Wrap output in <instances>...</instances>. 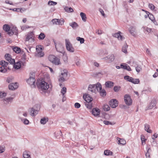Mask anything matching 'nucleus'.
I'll return each mask as SVG.
<instances>
[{
  "label": "nucleus",
  "instance_id": "1",
  "mask_svg": "<svg viewBox=\"0 0 158 158\" xmlns=\"http://www.w3.org/2000/svg\"><path fill=\"white\" fill-rule=\"evenodd\" d=\"M35 73H30V77L27 81V83L30 85L32 88H34L35 87Z\"/></svg>",
  "mask_w": 158,
  "mask_h": 158
},
{
  "label": "nucleus",
  "instance_id": "2",
  "mask_svg": "<svg viewBox=\"0 0 158 158\" xmlns=\"http://www.w3.org/2000/svg\"><path fill=\"white\" fill-rule=\"evenodd\" d=\"M36 84L38 87H40L43 90H47L49 87V85L47 82L42 80H38Z\"/></svg>",
  "mask_w": 158,
  "mask_h": 158
},
{
  "label": "nucleus",
  "instance_id": "3",
  "mask_svg": "<svg viewBox=\"0 0 158 158\" xmlns=\"http://www.w3.org/2000/svg\"><path fill=\"white\" fill-rule=\"evenodd\" d=\"M53 42L54 43L56 51L59 52L64 54V47L62 44L60 42H59L57 44L56 43V40H53Z\"/></svg>",
  "mask_w": 158,
  "mask_h": 158
},
{
  "label": "nucleus",
  "instance_id": "4",
  "mask_svg": "<svg viewBox=\"0 0 158 158\" xmlns=\"http://www.w3.org/2000/svg\"><path fill=\"white\" fill-rule=\"evenodd\" d=\"M67 70L66 69L63 70L60 76V78L59 79V81L60 82H63L66 81L67 78Z\"/></svg>",
  "mask_w": 158,
  "mask_h": 158
},
{
  "label": "nucleus",
  "instance_id": "5",
  "mask_svg": "<svg viewBox=\"0 0 158 158\" xmlns=\"http://www.w3.org/2000/svg\"><path fill=\"white\" fill-rule=\"evenodd\" d=\"M49 59L50 61L55 65H58L60 63V59L53 55L50 56Z\"/></svg>",
  "mask_w": 158,
  "mask_h": 158
},
{
  "label": "nucleus",
  "instance_id": "6",
  "mask_svg": "<svg viewBox=\"0 0 158 158\" xmlns=\"http://www.w3.org/2000/svg\"><path fill=\"white\" fill-rule=\"evenodd\" d=\"M65 44L67 50L69 52H74V49L72 44L69 41V40H65Z\"/></svg>",
  "mask_w": 158,
  "mask_h": 158
},
{
  "label": "nucleus",
  "instance_id": "7",
  "mask_svg": "<svg viewBox=\"0 0 158 158\" xmlns=\"http://www.w3.org/2000/svg\"><path fill=\"white\" fill-rule=\"evenodd\" d=\"M124 101L125 103L128 106H130L132 103V100L128 94H126L124 97Z\"/></svg>",
  "mask_w": 158,
  "mask_h": 158
},
{
  "label": "nucleus",
  "instance_id": "8",
  "mask_svg": "<svg viewBox=\"0 0 158 158\" xmlns=\"http://www.w3.org/2000/svg\"><path fill=\"white\" fill-rule=\"evenodd\" d=\"M36 49V51L37 52V54H36L37 56L39 57H41L44 56V54L42 52L43 47L41 45L37 46Z\"/></svg>",
  "mask_w": 158,
  "mask_h": 158
},
{
  "label": "nucleus",
  "instance_id": "9",
  "mask_svg": "<svg viewBox=\"0 0 158 158\" xmlns=\"http://www.w3.org/2000/svg\"><path fill=\"white\" fill-rule=\"evenodd\" d=\"M102 59L106 61L108 63H111L113 61L114 59V55L111 54L102 58Z\"/></svg>",
  "mask_w": 158,
  "mask_h": 158
},
{
  "label": "nucleus",
  "instance_id": "10",
  "mask_svg": "<svg viewBox=\"0 0 158 158\" xmlns=\"http://www.w3.org/2000/svg\"><path fill=\"white\" fill-rule=\"evenodd\" d=\"M53 24L58 25H62L64 22L63 19H55L52 20Z\"/></svg>",
  "mask_w": 158,
  "mask_h": 158
},
{
  "label": "nucleus",
  "instance_id": "11",
  "mask_svg": "<svg viewBox=\"0 0 158 158\" xmlns=\"http://www.w3.org/2000/svg\"><path fill=\"white\" fill-rule=\"evenodd\" d=\"M8 34L10 36H11L13 34H15L17 35L18 34V29L17 27L15 26L12 27L11 29H10V31L8 32Z\"/></svg>",
  "mask_w": 158,
  "mask_h": 158
},
{
  "label": "nucleus",
  "instance_id": "12",
  "mask_svg": "<svg viewBox=\"0 0 158 158\" xmlns=\"http://www.w3.org/2000/svg\"><path fill=\"white\" fill-rule=\"evenodd\" d=\"M5 61L4 60H2L0 61V64L1 66L0 67V72L5 73L7 71L6 68H5Z\"/></svg>",
  "mask_w": 158,
  "mask_h": 158
},
{
  "label": "nucleus",
  "instance_id": "13",
  "mask_svg": "<svg viewBox=\"0 0 158 158\" xmlns=\"http://www.w3.org/2000/svg\"><path fill=\"white\" fill-rule=\"evenodd\" d=\"M109 105L111 107L115 108L118 105L117 100L116 99H111L109 102Z\"/></svg>",
  "mask_w": 158,
  "mask_h": 158
},
{
  "label": "nucleus",
  "instance_id": "14",
  "mask_svg": "<svg viewBox=\"0 0 158 158\" xmlns=\"http://www.w3.org/2000/svg\"><path fill=\"white\" fill-rule=\"evenodd\" d=\"M18 87V84L17 82L14 83H10L8 86L9 89L10 90H14L16 89Z\"/></svg>",
  "mask_w": 158,
  "mask_h": 158
},
{
  "label": "nucleus",
  "instance_id": "15",
  "mask_svg": "<svg viewBox=\"0 0 158 158\" xmlns=\"http://www.w3.org/2000/svg\"><path fill=\"white\" fill-rule=\"evenodd\" d=\"M14 98L13 97H7L3 99L4 103L6 105L10 104L13 101Z\"/></svg>",
  "mask_w": 158,
  "mask_h": 158
},
{
  "label": "nucleus",
  "instance_id": "16",
  "mask_svg": "<svg viewBox=\"0 0 158 158\" xmlns=\"http://www.w3.org/2000/svg\"><path fill=\"white\" fill-rule=\"evenodd\" d=\"M83 97L86 102H91L93 100L92 98L88 94H85Z\"/></svg>",
  "mask_w": 158,
  "mask_h": 158
},
{
  "label": "nucleus",
  "instance_id": "17",
  "mask_svg": "<svg viewBox=\"0 0 158 158\" xmlns=\"http://www.w3.org/2000/svg\"><path fill=\"white\" fill-rule=\"evenodd\" d=\"M96 84L89 85V86L88 89L89 91L93 93H95L96 92Z\"/></svg>",
  "mask_w": 158,
  "mask_h": 158
},
{
  "label": "nucleus",
  "instance_id": "18",
  "mask_svg": "<svg viewBox=\"0 0 158 158\" xmlns=\"http://www.w3.org/2000/svg\"><path fill=\"white\" fill-rule=\"evenodd\" d=\"M100 110L97 108L93 109L92 111V114L95 116H98L100 113Z\"/></svg>",
  "mask_w": 158,
  "mask_h": 158
},
{
  "label": "nucleus",
  "instance_id": "19",
  "mask_svg": "<svg viewBox=\"0 0 158 158\" xmlns=\"http://www.w3.org/2000/svg\"><path fill=\"white\" fill-rule=\"evenodd\" d=\"M120 32L114 34L113 36L116 38H117L119 40H122L124 39V38L121 36L120 34Z\"/></svg>",
  "mask_w": 158,
  "mask_h": 158
},
{
  "label": "nucleus",
  "instance_id": "20",
  "mask_svg": "<svg viewBox=\"0 0 158 158\" xmlns=\"http://www.w3.org/2000/svg\"><path fill=\"white\" fill-rule=\"evenodd\" d=\"M114 83L111 81H107L105 82V85L106 88H111L114 86Z\"/></svg>",
  "mask_w": 158,
  "mask_h": 158
},
{
  "label": "nucleus",
  "instance_id": "21",
  "mask_svg": "<svg viewBox=\"0 0 158 158\" xmlns=\"http://www.w3.org/2000/svg\"><path fill=\"white\" fill-rule=\"evenodd\" d=\"M22 63V62L21 61L15 63L13 66L14 68L17 69H19L21 67Z\"/></svg>",
  "mask_w": 158,
  "mask_h": 158
},
{
  "label": "nucleus",
  "instance_id": "22",
  "mask_svg": "<svg viewBox=\"0 0 158 158\" xmlns=\"http://www.w3.org/2000/svg\"><path fill=\"white\" fill-rule=\"evenodd\" d=\"M156 101L155 100H152L147 107V109H151L156 106Z\"/></svg>",
  "mask_w": 158,
  "mask_h": 158
},
{
  "label": "nucleus",
  "instance_id": "23",
  "mask_svg": "<svg viewBox=\"0 0 158 158\" xmlns=\"http://www.w3.org/2000/svg\"><path fill=\"white\" fill-rule=\"evenodd\" d=\"M31 109L30 112L31 116H35L38 114V110L34 109L33 108H31Z\"/></svg>",
  "mask_w": 158,
  "mask_h": 158
},
{
  "label": "nucleus",
  "instance_id": "24",
  "mask_svg": "<svg viewBox=\"0 0 158 158\" xmlns=\"http://www.w3.org/2000/svg\"><path fill=\"white\" fill-rule=\"evenodd\" d=\"M143 31L146 33L149 34L151 32L152 29L146 27H142Z\"/></svg>",
  "mask_w": 158,
  "mask_h": 158
},
{
  "label": "nucleus",
  "instance_id": "25",
  "mask_svg": "<svg viewBox=\"0 0 158 158\" xmlns=\"http://www.w3.org/2000/svg\"><path fill=\"white\" fill-rule=\"evenodd\" d=\"M3 29L6 31L7 32V33L8 32L10 31V27L8 24H4L3 26Z\"/></svg>",
  "mask_w": 158,
  "mask_h": 158
},
{
  "label": "nucleus",
  "instance_id": "26",
  "mask_svg": "<svg viewBox=\"0 0 158 158\" xmlns=\"http://www.w3.org/2000/svg\"><path fill=\"white\" fill-rule=\"evenodd\" d=\"M149 128L150 126L148 124H146L144 125L145 130L149 133H151L152 131L149 129Z\"/></svg>",
  "mask_w": 158,
  "mask_h": 158
},
{
  "label": "nucleus",
  "instance_id": "27",
  "mask_svg": "<svg viewBox=\"0 0 158 158\" xmlns=\"http://www.w3.org/2000/svg\"><path fill=\"white\" fill-rule=\"evenodd\" d=\"M69 25L73 29H75L78 26V24L75 22H73L69 23Z\"/></svg>",
  "mask_w": 158,
  "mask_h": 158
},
{
  "label": "nucleus",
  "instance_id": "28",
  "mask_svg": "<svg viewBox=\"0 0 158 158\" xmlns=\"http://www.w3.org/2000/svg\"><path fill=\"white\" fill-rule=\"evenodd\" d=\"M117 139L118 140L119 139L118 141V144L124 145L126 143V141L123 139H120L119 138L117 137Z\"/></svg>",
  "mask_w": 158,
  "mask_h": 158
},
{
  "label": "nucleus",
  "instance_id": "29",
  "mask_svg": "<svg viewBox=\"0 0 158 158\" xmlns=\"http://www.w3.org/2000/svg\"><path fill=\"white\" fill-rule=\"evenodd\" d=\"M64 9L65 11L68 13L73 12V10L71 7H69L68 6H65L64 8Z\"/></svg>",
  "mask_w": 158,
  "mask_h": 158
},
{
  "label": "nucleus",
  "instance_id": "30",
  "mask_svg": "<svg viewBox=\"0 0 158 158\" xmlns=\"http://www.w3.org/2000/svg\"><path fill=\"white\" fill-rule=\"evenodd\" d=\"M96 90L97 89L98 91L99 92L100 90L102 89V87L101 84L99 83L98 82L96 84Z\"/></svg>",
  "mask_w": 158,
  "mask_h": 158
},
{
  "label": "nucleus",
  "instance_id": "31",
  "mask_svg": "<svg viewBox=\"0 0 158 158\" xmlns=\"http://www.w3.org/2000/svg\"><path fill=\"white\" fill-rule=\"evenodd\" d=\"M48 121V118H41L40 121V123L41 124H44Z\"/></svg>",
  "mask_w": 158,
  "mask_h": 158
},
{
  "label": "nucleus",
  "instance_id": "32",
  "mask_svg": "<svg viewBox=\"0 0 158 158\" xmlns=\"http://www.w3.org/2000/svg\"><path fill=\"white\" fill-rule=\"evenodd\" d=\"M113 152L109 150H106L104 151V154L106 156H111L113 154Z\"/></svg>",
  "mask_w": 158,
  "mask_h": 158
},
{
  "label": "nucleus",
  "instance_id": "33",
  "mask_svg": "<svg viewBox=\"0 0 158 158\" xmlns=\"http://www.w3.org/2000/svg\"><path fill=\"white\" fill-rule=\"evenodd\" d=\"M127 47L128 45L127 44H125L123 45L122 48V52L125 53H127Z\"/></svg>",
  "mask_w": 158,
  "mask_h": 158
},
{
  "label": "nucleus",
  "instance_id": "34",
  "mask_svg": "<svg viewBox=\"0 0 158 158\" xmlns=\"http://www.w3.org/2000/svg\"><path fill=\"white\" fill-rule=\"evenodd\" d=\"M80 15L82 20L84 22H85L86 19V16L85 14L83 12H81L80 13Z\"/></svg>",
  "mask_w": 158,
  "mask_h": 158
},
{
  "label": "nucleus",
  "instance_id": "35",
  "mask_svg": "<svg viewBox=\"0 0 158 158\" xmlns=\"http://www.w3.org/2000/svg\"><path fill=\"white\" fill-rule=\"evenodd\" d=\"M124 78L125 80L130 82H132V80H133V78L130 77L128 76H124Z\"/></svg>",
  "mask_w": 158,
  "mask_h": 158
},
{
  "label": "nucleus",
  "instance_id": "36",
  "mask_svg": "<svg viewBox=\"0 0 158 158\" xmlns=\"http://www.w3.org/2000/svg\"><path fill=\"white\" fill-rule=\"evenodd\" d=\"M31 39L32 40H33L32 38V33H30L27 35L26 39V41H28Z\"/></svg>",
  "mask_w": 158,
  "mask_h": 158
},
{
  "label": "nucleus",
  "instance_id": "37",
  "mask_svg": "<svg viewBox=\"0 0 158 158\" xmlns=\"http://www.w3.org/2000/svg\"><path fill=\"white\" fill-rule=\"evenodd\" d=\"M13 51L17 53H19L21 51L20 48L18 47H15L13 48Z\"/></svg>",
  "mask_w": 158,
  "mask_h": 158
},
{
  "label": "nucleus",
  "instance_id": "38",
  "mask_svg": "<svg viewBox=\"0 0 158 158\" xmlns=\"http://www.w3.org/2000/svg\"><path fill=\"white\" fill-rule=\"evenodd\" d=\"M45 35L44 33H41L39 36L38 38L40 40H43L45 38Z\"/></svg>",
  "mask_w": 158,
  "mask_h": 158
},
{
  "label": "nucleus",
  "instance_id": "39",
  "mask_svg": "<svg viewBox=\"0 0 158 158\" xmlns=\"http://www.w3.org/2000/svg\"><path fill=\"white\" fill-rule=\"evenodd\" d=\"M99 93H100V95L102 97L105 96L106 95V91L104 89H102L100 91Z\"/></svg>",
  "mask_w": 158,
  "mask_h": 158
},
{
  "label": "nucleus",
  "instance_id": "40",
  "mask_svg": "<svg viewBox=\"0 0 158 158\" xmlns=\"http://www.w3.org/2000/svg\"><path fill=\"white\" fill-rule=\"evenodd\" d=\"M147 152L146 153L145 156L147 158H150V152L151 151V149L150 148H147Z\"/></svg>",
  "mask_w": 158,
  "mask_h": 158
},
{
  "label": "nucleus",
  "instance_id": "41",
  "mask_svg": "<svg viewBox=\"0 0 158 158\" xmlns=\"http://www.w3.org/2000/svg\"><path fill=\"white\" fill-rule=\"evenodd\" d=\"M85 105L87 108L89 109H91L92 107V105L90 102H86Z\"/></svg>",
  "mask_w": 158,
  "mask_h": 158
},
{
  "label": "nucleus",
  "instance_id": "42",
  "mask_svg": "<svg viewBox=\"0 0 158 158\" xmlns=\"http://www.w3.org/2000/svg\"><path fill=\"white\" fill-rule=\"evenodd\" d=\"M139 79H134L133 78V80H132L131 83L134 84H138L139 82Z\"/></svg>",
  "mask_w": 158,
  "mask_h": 158
},
{
  "label": "nucleus",
  "instance_id": "43",
  "mask_svg": "<svg viewBox=\"0 0 158 158\" xmlns=\"http://www.w3.org/2000/svg\"><path fill=\"white\" fill-rule=\"evenodd\" d=\"M5 57L6 60L8 61H10V60L11 58L10 55L8 53L6 54L5 56Z\"/></svg>",
  "mask_w": 158,
  "mask_h": 158
},
{
  "label": "nucleus",
  "instance_id": "44",
  "mask_svg": "<svg viewBox=\"0 0 158 158\" xmlns=\"http://www.w3.org/2000/svg\"><path fill=\"white\" fill-rule=\"evenodd\" d=\"M104 110L105 111H108L110 109V107L107 105H105L103 107Z\"/></svg>",
  "mask_w": 158,
  "mask_h": 158
},
{
  "label": "nucleus",
  "instance_id": "45",
  "mask_svg": "<svg viewBox=\"0 0 158 158\" xmlns=\"http://www.w3.org/2000/svg\"><path fill=\"white\" fill-rule=\"evenodd\" d=\"M23 157L24 158H29L30 157V156L26 151L24 152L23 154Z\"/></svg>",
  "mask_w": 158,
  "mask_h": 158
},
{
  "label": "nucleus",
  "instance_id": "46",
  "mask_svg": "<svg viewBox=\"0 0 158 158\" xmlns=\"http://www.w3.org/2000/svg\"><path fill=\"white\" fill-rule=\"evenodd\" d=\"M57 3L56 2L52 1H49L48 2V4L50 6H54L56 5Z\"/></svg>",
  "mask_w": 158,
  "mask_h": 158
},
{
  "label": "nucleus",
  "instance_id": "47",
  "mask_svg": "<svg viewBox=\"0 0 158 158\" xmlns=\"http://www.w3.org/2000/svg\"><path fill=\"white\" fill-rule=\"evenodd\" d=\"M77 40L78 41H80V42L81 44H82L84 43L85 41V40L84 38H81L79 37H78L77 38Z\"/></svg>",
  "mask_w": 158,
  "mask_h": 158
},
{
  "label": "nucleus",
  "instance_id": "48",
  "mask_svg": "<svg viewBox=\"0 0 158 158\" xmlns=\"http://www.w3.org/2000/svg\"><path fill=\"white\" fill-rule=\"evenodd\" d=\"M149 16L148 17L149 19L152 21H153V20H154V19H155L153 15L152 14H150L149 13Z\"/></svg>",
  "mask_w": 158,
  "mask_h": 158
},
{
  "label": "nucleus",
  "instance_id": "49",
  "mask_svg": "<svg viewBox=\"0 0 158 158\" xmlns=\"http://www.w3.org/2000/svg\"><path fill=\"white\" fill-rule=\"evenodd\" d=\"M66 92V88L65 87H63L61 89V93L62 94V95L64 96V94Z\"/></svg>",
  "mask_w": 158,
  "mask_h": 158
},
{
  "label": "nucleus",
  "instance_id": "50",
  "mask_svg": "<svg viewBox=\"0 0 158 158\" xmlns=\"http://www.w3.org/2000/svg\"><path fill=\"white\" fill-rule=\"evenodd\" d=\"M13 79V78L12 77H8L7 78L6 81L8 83H10L12 81Z\"/></svg>",
  "mask_w": 158,
  "mask_h": 158
},
{
  "label": "nucleus",
  "instance_id": "51",
  "mask_svg": "<svg viewBox=\"0 0 158 158\" xmlns=\"http://www.w3.org/2000/svg\"><path fill=\"white\" fill-rule=\"evenodd\" d=\"M120 88V86H115L113 89L114 90L115 92H118Z\"/></svg>",
  "mask_w": 158,
  "mask_h": 158
},
{
  "label": "nucleus",
  "instance_id": "52",
  "mask_svg": "<svg viewBox=\"0 0 158 158\" xmlns=\"http://www.w3.org/2000/svg\"><path fill=\"white\" fill-rule=\"evenodd\" d=\"M127 65V64L125 63H122L121 64V67L124 69H126V67Z\"/></svg>",
  "mask_w": 158,
  "mask_h": 158
},
{
  "label": "nucleus",
  "instance_id": "53",
  "mask_svg": "<svg viewBox=\"0 0 158 158\" xmlns=\"http://www.w3.org/2000/svg\"><path fill=\"white\" fill-rule=\"evenodd\" d=\"M148 7L152 10H153L155 8L154 6L152 4L149 3L148 5Z\"/></svg>",
  "mask_w": 158,
  "mask_h": 158
},
{
  "label": "nucleus",
  "instance_id": "54",
  "mask_svg": "<svg viewBox=\"0 0 158 158\" xmlns=\"http://www.w3.org/2000/svg\"><path fill=\"white\" fill-rule=\"evenodd\" d=\"M6 94L5 93L0 92V98H2L3 97L6 96Z\"/></svg>",
  "mask_w": 158,
  "mask_h": 158
},
{
  "label": "nucleus",
  "instance_id": "55",
  "mask_svg": "<svg viewBox=\"0 0 158 158\" xmlns=\"http://www.w3.org/2000/svg\"><path fill=\"white\" fill-rule=\"evenodd\" d=\"M8 62L11 64H14L15 63V59L11 58Z\"/></svg>",
  "mask_w": 158,
  "mask_h": 158
},
{
  "label": "nucleus",
  "instance_id": "56",
  "mask_svg": "<svg viewBox=\"0 0 158 158\" xmlns=\"http://www.w3.org/2000/svg\"><path fill=\"white\" fill-rule=\"evenodd\" d=\"M74 106L77 108H79L81 106V105L78 103L76 102L74 104Z\"/></svg>",
  "mask_w": 158,
  "mask_h": 158
},
{
  "label": "nucleus",
  "instance_id": "57",
  "mask_svg": "<svg viewBox=\"0 0 158 158\" xmlns=\"http://www.w3.org/2000/svg\"><path fill=\"white\" fill-rule=\"evenodd\" d=\"M103 123L105 125H112V123L110 121L105 120L103 121Z\"/></svg>",
  "mask_w": 158,
  "mask_h": 158
},
{
  "label": "nucleus",
  "instance_id": "58",
  "mask_svg": "<svg viewBox=\"0 0 158 158\" xmlns=\"http://www.w3.org/2000/svg\"><path fill=\"white\" fill-rule=\"evenodd\" d=\"M5 151L4 147L0 145V153H2L3 152Z\"/></svg>",
  "mask_w": 158,
  "mask_h": 158
},
{
  "label": "nucleus",
  "instance_id": "59",
  "mask_svg": "<svg viewBox=\"0 0 158 158\" xmlns=\"http://www.w3.org/2000/svg\"><path fill=\"white\" fill-rule=\"evenodd\" d=\"M135 69L136 71L139 73V72L141 70V68L139 66H137L135 68Z\"/></svg>",
  "mask_w": 158,
  "mask_h": 158
},
{
  "label": "nucleus",
  "instance_id": "60",
  "mask_svg": "<svg viewBox=\"0 0 158 158\" xmlns=\"http://www.w3.org/2000/svg\"><path fill=\"white\" fill-rule=\"evenodd\" d=\"M99 11L100 12L101 14L103 16H104V17H105V14H104V11L102 9H99Z\"/></svg>",
  "mask_w": 158,
  "mask_h": 158
},
{
  "label": "nucleus",
  "instance_id": "61",
  "mask_svg": "<svg viewBox=\"0 0 158 158\" xmlns=\"http://www.w3.org/2000/svg\"><path fill=\"white\" fill-rule=\"evenodd\" d=\"M23 123L26 125H27L29 123V121L27 119H25L23 121Z\"/></svg>",
  "mask_w": 158,
  "mask_h": 158
},
{
  "label": "nucleus",
  "instance_id": "62",
  "mask_svg": "<svg viewBox=\"0 0 158 158\" xmlns=\"http://www.w3.org/2000/svg\"><path fill=\"white\" fill-rule=\"evenodd\" d=\"M121 107L122 108L124 109H127V108H128V107L125 105H122L121 106Z\"/></svg>",
  "mask_w": 158,
  "mask_h": 158
},
{
  "label": "nucleus",
  "instance_id": "63",
  "mask_svg": "<svg viewBox=\"0 0 158 158\" xmlns=\"http://www.w3.org/2000/svg\"><path fill=\"white\" fill-rule=\"evenodd\" d=\"M141 139L142 143H143V142H145V141L146 140V139H145L144 138V136H143V137H142V136H141Z\"/></svg>",
  "mask_w": 158,
  "mask_h": 158
},
{
  "label": "nucleus",
  "instance_id": "64",
  "mask_svg": "<svg viewBox=\"0 0 158 158\" xmlns=\"http://www.w3.org/2000/svg\"><path fill=\"white\" fill-rule=\"evenodd\" d=\"M126 70H128V71H131V69L129 65H128L127 64V67H126Z\"/></svg>",
  "mask_w": 158,
  "mask_h": 158
}]
</instances>
